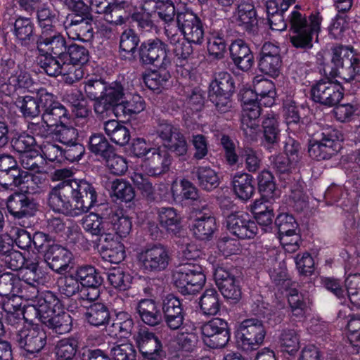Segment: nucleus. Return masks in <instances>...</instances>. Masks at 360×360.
Masks as SVG:
<instances>
[{
  "instance_id": "15",
  "label": "nucleus",
  "mask_w": 360,
  "mask_h": 360,
  "mask_svg": "<svg viewBox=\"0 0 360 360\" xmlns=\"http://www.w3.org/2000/svg\"><path fill=\"white\" fill-rule=\"evenodd\" d=\"M176 26L187 42L196 45L203 43L205 33L202 22L193 12L186 11L178 13Z\"/></svg>"
},
{
  "instance_id": "49",
  "label": "nucleus",
  "mask_w": 360,
  "mask_h": 360,
  "mask_svg": "<svg viewBox=\"0 0 360 360\" xmlns=\"http://www.w3.org/2000/svg\"><path fill=\"white\" fill-rule=\"evenodd\" d=\"M67 110L60 103H56L53 108L46 110L43 113V127H46V131H51L54 128L63 124L62 119L66 117Z\"/></svg>"
},
{
  "instance_id": "46",
  "label": "nucleus",
  "mask_w": 360,
  "mask_h": 360,
  "mask_svg": "<svg viewBox=\"0 0 360 360\" xmlns=\"http://www.w3.org/2000/svg\"><path fill=\"white\" fill-rule=\"evenodd\" d=\"M263 200H255L250 205V210L258 224L261 226L269 227L272 224L274 217L273 209Z\"/></svg>"
},
{
  "instance_id": "9",
  "label": "nucleus",
  "mask_w": 360,
  "mask_h": 360,
  "mask_svg": "<svg viewBox=\"0 0 360 360\" xmlns=\"http://www.w3.org/2000/svg\"><path fill=\"white\" fill-rule=\"evenodd\" d=\"M320 141L310 140L308 152L309 155L318 160L329 159L342 148V134L333 127L324 129Z\"/></svg>"
},
{
  "instance_id": "64",
  "label": "nucleus",
  "mask_w": 360,
  "mask_h": 360,
  "mask_svg": "<svg viewBox=\"0 0 360 360\" xmlns=\"http://www.w3.org/2000/svg\"><path fill=\"white\" fill-rule=\"evenodd\" d=\"M104 158L106 167L112 174L120 176L127 171L128 162L124 157L110 151Z\"/></svg>"
},
{
  "instance_id": "6",
  "label": "nucleus",
  "mask_w": 360,
  "mask_h": 360,
  "mask_svg": "<svg viewBox=\"0 0 360 360\" xmlns=\"http://www.w3.org/2000/svg\"><path fill=\"white\" fill-rule=\"evenodd\" d=\"M330 75L346 82L354 79L360 73L359 55L349 46H340L333 49Z\"/></svg>"
},
{
  "instance_id": "45",
  "label": "nucleus",
  "mask_w": 360,
  "mask_h": 360,
  "mask_svg": "<svg viewBox=\"0 0 360 360\" xmlns=\"http://www.w3.org/2000/svg\"><path fill=\"white\" fill-rule=\"evenodd\" d=\"M160 226L168 233L176 234L180 229L181 216L172 207H161L158 211Z\"/></svg>"
},
{
  "instance_id": "2",
  "label": "nucleus",
  "mask_w": 360,
  "mask_h": 360,
  "mask_svg": "<svg viewBox=\"0 0 360 360\" xmlns=\"http://www.w3.org/2000/svg\"><path fill=\"white\" fill-rule=\"evenodd\" d=\"M25 311L27 315L34 313V318L57 333L64 334L71 330L70 315L64 311L60 300L51 291H47L39 297Z\"/></svg>"
},
{
  "instance_id": "28",
  "label": "nucleus",
  "mask_w": 360,
  "mask_h": 360,
  "mask_svg": "<svg viewBox=\"0 0 360 360\" xmlns=\"http://www.w3.org/2000/svg\"><path fill=\"white\" fill-rule=\"evenodd\" d=\"M148 158V165L142 166V170L148 176H158L165 173L171 165V158L167 151L161 147L153 148Z\"/></svg>"
},
{
  "instance_id": "1",
  "label": "nucleus",
  "mask_w": 360,
  "mask_h": 360,
  "mask_svg": "<svg viewBox=\"0 0 360 360\" xmlns=\"http://www.w3.org/2000/svg\"><path fill=\"white\" fill-rule=\"evenodd\" d=\"M254 90L247 89L242 94L243 112L241 128L246 137L255 140L259 131L260 105L271 107L275 103L276 91L274 83L262 77L253 79Z\"/></svg>"
},
{
  "instance_id": "48",
  "label": "nucleus",
  "mask_w": 360,
  "mask_h": 360,
  "mask_svg": "<svg viewBox=\"0 0 360 360\" xmlns=\"http://www.w3.org/2000/svg\"><path fill=\"white\" fill-rule=\"evenodd\" d=\"M288 303L292 316L297 321H301L309 312L310 309L302 294L295 289L291 290L288 295Z\"/></svg>"
},
{
  "instance_id": "21",
  "label": "nucleus",
  "mask_w": 360,
  "mask_h": 360,
  "mask_svg": "<svg viewBox=\"0 0 360 360\" xmlns=\"http://www.w3.org/2000/svg\"><path fill=\"white\" fill-rule=\"evenodd\" d=\"M281 63L278 46L271 43H265L260 53L259 70L264 74L275 78L280 75Z\"/></svg>"
},
{
  "instance_id": "33",
  "label": "nucleus",
  "mask_w": 360,
  "mask_h": 360,
  "mask_svg": "<svg viewBox=\"0 0 360 360\" xmlns=\"http://www.w3.org/2000/svg\"><path fill=\"white\" fill-rule=\"evenodd\" d=\"M30 306L21 307V303L15 299L10 298L3 304L2 309L4 313L2 316L5 318L6 321L11 326L19 324L23 321V323L28 322V320L32 321V316H34V313L26 314V309Z\"/></svg>"
},
{
  "instance_id": "60",
  "label": "nucleus",
  "mask_w": 360,
  "mask_h": 360,
  "mask_svg": "<svg viewBox=\"0 0 360 360\" xmlns=\"http://www.w3.org/2000/svg\"><path fill=\"white\" fill-rule=\"evenodd\" d=\"M47 136H51V139H56L64 145H69L77 141V131L74 127H68L65 124H60L53 129L52 132L46 131Z\"/></svg>"
},
{
  "instance_id": "57",
  "label": "nucleus",
  "mask_w": 360,
  "mask_h": 360,
  "mask_svg": "<svg viewBox=\"0 0 360 360\" xmlns=\"http://www.w3.org/2000/svg\"><path fill=\"white\" fill-rule=\"evenodd\" d=\"M39 284H23L22 285H18V288H15V289L8 290L6 289V292H8V295L10 292H13V299L18 301L20 298H25V300H30L31 303L27 304V306H32L34 302H35L39 297H40L44 292L41 294L39 293L38 290ZM46 291H45L46 292Z\"/></svg>"
},
{
  "instance_id": "20",
  "label": "nucleus",
  "mask_w": 360,
  "mask_h": 360,
  "mask_svg": "<svg viewBox=\"0 0 360 360\" xmlns=\"http://www.w3.org/2000/svg\"><path fill=\"white\" fill-rule=\"evenodd\" d=\"M136 344L143 355L150 360H159L164 356L162 345L159 338L146 330H140L134 337Z\"/></svg>"
},
{
  "instance_id": "18",
  "label": "nucleus",
  "mask_w": 360,
  "mask_h": 360,
  "mask_svg": "<svg viewBox=\"0 0 360 360\" xmlns=\"http://www.w3.org/2000/svg\"><path fill=\"white\" fill-rule=\"evenodd\" d=\"M37 271V264L32 263L30 266L22 268L16 276L9 273L4 274L0 276V295H8V292L2 290L4 285L8 290H12L23 284H39Z\"/></svg>"
},
{
  "instance_id": "32",
  "label": "nucleus",
  "mask_w": 360,
  "mask_h": 360,
  "mask_svg": "<svg viewBox=\"0 0 360 360\" xmlns=\"http://www.w3.org/2000/svg\"><path fill=\"white\" fill-rule=\"evenodd\" d=\"M216 229L215 219L206 213L196 212L195 217L192 219L191 230L193 236L202 240H209Z\"/></svg>"
},
{
  "instance_id": "62",
  "label": "nucleus",
  "mask_w": 360,
  "mask_h": 360,
  "mask_svg": "<svg viewBox=\"0 0 360 360\" xmlns=\"http://www.w3.org/2000/svg\"><path fill=\"white\" fill-rule=\"evenodd\" d=\"M124 95L122 86L120 83L114 82L108 85L105 84V89L102 98L114 107V113L117 115V106L120 104V101L122 99Z\"/></svg>"
},
{
  "instance_id": "19",
  "label": "nucleus",
  "mask_w": 360,
  "mask_h": 360,
  "mask_svg": "<svg viewBox=\"0 0 360 360\" xmlns=\"http://www.w3.org/2000/svg\"><path fill=\"white\" fill-rule=\"evenodd\" d=\"M68 17L64 27L70 39L81 41H89L94 37L93 20L85 18L84 14Z\"/></svg>"
},
{
  "instance_id": "27",
  "label": "nucleus",
  "mask_w": 360,
  "mask_h": 360,
  "mask_svg": "<svg viewBox=\"0 0 360 360\" xmlns=\"http://www.w3.org/2000/svg\"><path fill=\"white\" fill-rule=\"evenodd\" d=\"M101 242V255L104 260L119 264L125 259V248L122 243L115 239L112 233L104 235Z\"/></svg>"
},
{
  "instance_id": "51",
  "label": "nucleus",
  "mask_w": 360,
  "mask_h": 360,
  "mask_svg": "<svg viewBox=\"0 0 360 360\" xmlns=\"http://www.w3.org/2000/svg\"><path fill=\"white\" fill-rule=\"evenodd\" d=\"M170 74L167 68L160 65V69L153 70L144 76L146 85L152 90H160L169 84Z\"/></svg>"
},
{
  "instance_id": "25",
  "label": "nucleus",
  "mask_w": 360,
  "mask_h": 360,
  "mask_svg": "<svg viewBox=\"0 0 360 360\" xmlns=\"http://www.w3.org/2000/svg\"><path fill=\"white\" fill-rule=\"evenodd\" d=\"M166 49V45L160 40L149 39L141 45L140 59L145 64H153L162 58L161 66L167 68L171 61L167 56Z\"/></svg>"
},
{
  "instance_id": "30",
  "label": "nucleus",
  "mask_w": 360,
  "mask_h": 360,
  "mask_svg": "<svg viewBox=\"0 0 360 360\" xmlns=\"http://www.w3.org/2000/svg\"><path fill=\"white\" fill-rule=\"evenodd\" d=\"M7 208L8 212L17 218L32 216L37 210L36 204L27 195L20 193H15L8 198Z\"/></svg>"
},
{
  "instance_id": "39",
  "label": "nucleus",
  "mask_w": 360,
  "mask_h": 360,
  "mask_svg": "<svg viewBox=\"0 0 360 360\" xmlns=\"http://www.w3.org/2000/svg\"><path fill=\"white\" fill-rule=\"evenodd\" d=\"M137 311L141 320L148 325H157L162 320L158 306L153 300H141L138 304Z\"/></svg>"
},
{
  "instance_id": "55",
  "label": "nucleus",
  "mask_w": 360,
  "mask_h": 360,
  "mask_svg": "<svg viewBox=\"0 0 360 360\" xmlns=\"http://www.w3.org/2000/svg\"><path fill=\"white\" fill-rule=\"evenodd\" d=\"M234 91V83L230 74L226 72L218 73L210 84L209 94H231Z\"/></svg>"
},
{
  "instance_id": "7",
  "label": "nucleus",
  "mask_w": 360,
  "mask_h": 360,
  "mask_svg": "<svg viewBox=\"0 0 360 360\" xmlns=\"http://www.w3.org/2000/svg\"><path fill=\"white\" fill-rule=\"evenodd\" d=\"M173 280L181 294L192 295L202 289L206 277L201 265L196 262H185L175 271Z\"/></svg>"
},
{
  "instance_id": "52",
  "label": "nucleus",
  "mask_w": 360,
  "mask_h": 360,
  "mask_svg": "<svg viewBox=\"0 0 360 360\" xmlns=\"http://www.w3.org/2000/svg\"><path fill=\"white\" fill-rule=\"evenodd\" d=\"M45 140L39 146L41 158L49 162L60 163L63 161V150L60 146L51 142V136L44 134Z\"/></svg>"
},
{
  "instance_id": "8",
  "label": "nucleus",
  "mask_w": 360,
  "mask_h": 360,
  "mask_svg": "<svg viewBox=\"0 0 360 360\" xmlns=\"http://www.w3.org/2000/svg\"><path fill=\"white\" fill-rule=\"evenodd\" d=\"M266 335V330L262 321L255 318L241 321L235 331L237 347L247 352L258 349L263 345Z\"/></svg>"
},
{
  "instance_id": "23",
  "label": "nucleus",
  "mask_w": 360,
  "mask_h": 360,
  "mask_svg": "<svg viewBox=\"0 0 360 360\" xmlns=\"http://www.w3.org/2000/svg\"><path fill=\"white\" fill-rule=\"evenodd\" d=\"M37 50L41 56L54 55L59 56L61 60L67 58L65 38L53 32H49L40 37L37 41Z\"/></svg>"
},
{
  "instance_id": "31",
  "label": "nucleus",
  "mask_w": 360,
  "mask_h": 360,
  "mask_svg": "<svg viewBox=\"0 0 360 360\" xmlns=\"http://www.w3.org/2000/svg\"><path fill=\"white\" fill-rule=\"evenodd\" d=\"M233 193L243 202L248 201L255 193L254 178L246 172H237L232 178Z\"/></svg>"
},
{
  "instance_id": "34",
  "label": "nucleus",
  "mask_w": 360,
  "mask_h": 360,
  "mask_svg": "<svg viewBox=\"0 0 360 360\" xmlns=\"http://www.w3.org/2000/svg\"><path fill=\"white\" fill-rule=\"evenodd\" d=\"M72 259L70 251L58 245H53L46 256V261L49 267L58 272L65 271Z\"/></svg>"
},
{
  "instance_id": "16",
  "label": "nucleus",
  "mask_w": 360,
  "mask_h": 360,
  "mask_svg": "<svg viewBox=\"0 0 360 360\" xmlns=\"http://www.w3.org/2000/svg\"><path fill=\"white\" fill-rule=\"evenodd\" d=\"M204 343L211 348L224 347L229 340L230 335L227 323L215 318L205 323L201 328Z\"/></svg>"
},
{
  "instance_id": "58",
  "label": "nucleus",
  "mask_w": 360,
  "mask_h": 360,
  "mask_svg": "<svg viewBox=\"0 0 360 360\" xmlns=\"http://www.w3.org/2000/svg\"><path fill=\"white\" fill-rule=\"evenodd\" d=\"M23 178L20 186V189L22 192L34 193L37 192L38 188L44 183L46 180V174L37 171L35 174L22 172Z\"/></svg>"
},
{
  "instance_id": "47",
  "label": "nucleus",
  "mask_w": 360,
  "mask_h": 360,
  "mask_svg": "<svg viewBox=\"0 0 360 360\" xmlns=\"http://www.w3.org/2000/svg\"><path fill=\"white\" fill-rule=\"evenodd\" d=\"M89 323L94 326H103L110 320V312L105 305L100 302L91 304L85 313Z\"/></svg>"
},
{
  "instance_id": "22",
  "label": "nucleus",
  "mask_w": 360,
  "mask_h": 360,
  "mask_svg": "<svg viewBox=\"0 0 360 360\" xmlns=\"http://www.w3.org/2000/svg\"><path fill=\"white\" fill-rule=\"evenodd\" d=\"M214 277L218 289L225 299L234 302L239 300L241 290L234 275L224 267L219 266L214 269Z\"/></svg>"
},
{
  "instance_id": "44",
  "label": "nucleus",
  "mask_w": 360,
  "mask_h": 360,
  "mask_svg": "<svg viewBox=\"0 0 360 360\" xmlns=\"http://www.w3.org/2000/svg\"><path fill=\"white\" fill-rule=\"evenodd\" d=\"M45 2H42L37 8L38 24L42 30V34H45L49 32H53V28L58 17V12L51 9Z\"/></svg>"
},
{
  "instance_id": "10",
  "label": "nucleus",
  "mask_w": 360,
  "mask_h": 360,
  "mask_svg": "<svg viewBox=\"0 0 360 360\" xmlns=\"http://www.w3.org/2000/svg\"><path fill=\"white\" fill-rule=\"evenodd\" d=\"M75 205L74 216L86 212L97 202V193L94 186L83 179H72L67 181Z\"/></svg>"
},
{
  "instance_id": "13",
  "label": "nucleus",
  "mask_w": 360,
  "mask_h": 360,
  "mask_svg": "<svg viewBox=\"0 0 360 360\" xmlns=\"http://www.w3.org/2000/svg\"><path fill=\"white\" fill-rule=\"evenodd\" d=\"M311 98L321 105L332 107L343 98L345 91L342 84L330 79H323L316 82L311 89Z\"/></svg>"
},
{
  "instance_id": "40",
  "label": "nucleus",
  "mask_w": 360,
  "mask_h": 360,
  "mask_svg": "<svg viewBox=\"0 0 360 360\" xmlns=\"http://www.w3.org/2000/svg\"><path fill=\"white\" fill-rule=\"evenodd\" d=\"M171 193L174 200L184 199L195 200L198 198V189L187 179L175 180L171 186Z\"/></svg>"
},
{
  "instance_id": "29",
  "label": "nucleus",
  "mask_w": 360,
  "mask_h": 360,
  "mask_svg": "<svg viewBox=\"0 0 360 360\" xmlns=\"http://www.w3.org/2000/svg\"><path fill=\"white\" fill-rule=\"evenodd\" d=\"M233 63L243 71L249 70L253 63V55L248 45L240 39L233 41L229 48Z\"/></svg>"
},
{
  "instance_id": "3",
  "label": "nucleus",
  "mask_w": 360,
  "mask_h": 360,
  "mask_svg": "<svg viewBox=\"0 0 360 360\" xmlns=\"http://www.w3.org/2000/svg\"><path fill=\"white\" fill-rule=\"evenodd\" d=\"M322 17L319 12L311 13L308 17L296 6L288 16L292 32L290 41L293 46L300 49H311L315 35L321 31Z\"/></svg>"
},
{
  "instance_id": "17",
  "label": "nucleus",
  "mask_w": 360,
  "mask_h": 360,
  "mask_svg": "<svg viewBox=\"0 0 360 360\" xmlns=\"http://www.w3.org/2000/svg\"><path fill=\"white\" fill-rule=\"evenodd\" d=\"M228 230L241 239L253 238L257 233V226L248 213L239 211L230 214L226 219Z\"/></svg>"
},
{
  "instance_id": "11",
  "label": "nucleus",
  "mask_w": 360,
  "mask_h": 360,
  "mask_svg": "<svg viewBox=\"0 0 360 360\" xmlns=\"http://www.w3.org/2000/svg\"><path fill=\"white\" fill-rule=\"evenodd\" d=\"M139 269L144 273L160 271L169 264V256L160 244L150 245L141 249L136 256Z\"/></svg>"
},
{
  "instance_id": "5",
  "label": "nucleus",
  "mask_w": 360,
  "mask_h": 360,
  "mask_svg": "<svg viewBox=\"0 0 360 360\" xmlns=\"http://www.w3.org/2000/svg\"><path fill=\"white\" fill-rule=\"evenodd\" d=\"M33 85V80L25 68L8 60L2 64L0 72V93L12 96L18 92L29 90Z\"/></svg>"
},
{
  "instance_id": "38",
  "label": "nucleus",
  "mask_w": 360,
  "mask_h": 360,
  "mask_svg": "<svg viewBox=\"0 0 360 360\" xmlns=\"http://www.w3.org/2000/svg\"><path fill=\"white\" fill-rule=\"evenodd\" d=\"M258 189L261 198L266 202H274L280 197L281 191L276 187L272 174L267 171H262L257 176Z\"/></svg>"
},
{
  "instance_id": "42",
  "label": "nucleus",
  "mask_w": 360,
  "mask_h": 360,
  "mask_svg": "<svg viewBox=\"0 0 360 360\" xmlns=\"http://www.w3.org/2000/svg\"><path fill=\"white\" fill-rule=\"evenodd\" d=\"M104 129L111 141L116 144L124 146L130 139L129 130L117 120L107 121L105 123Z\"/></svg>"
},
{
  "instance_id": "37",
  "label": "nucleus",
  "mask_w": 360,
  "mask_h": 360,
  "mask_svg": "<svg viewBox=\"0 0 360 360\" xmlns=\"http://www.w3.org/2000/svg\"><path fill=\"white\" fill-rule=\"evenodd\" d=\"M82 226L86 232L92 236H101V240L104 235L112 233L109 221L94 212H91L82 218Z\"/></svg>"
},
{
  "instance_id": "43",
  "label": "nucleus",
  "mask_w": 360,
  "mask_h": 360,
  "mask_svg": "<svg viewBox=\"0 0 360 360\" xmlns=\"http://www.w3.org/2000/svg\"><path fill=\"white\" fill-rule=\"evenodd\" d=\"M195 174L199 186L205 191H212L219 186L220 180L217 172L210 166H200L195 169Z\"/></svg>"
},
{
  "instance_id": "54",
  "label": "nucleus",
  "mask_w": 360,
  "mask_h": 360,
  "mask_svg": "<svg viewBox=\"0 0 360 360\" xmlns=\"http://www.w3.org/2000/svg\"><path fill=\"white\" fill-rule=\"evenodd\" d=\"M110 232L118 235L120 238L127 237L131 231L132 222L131 219L122 212L115 213L110 217Z\"/></svg>"
},
{
  "instance_id": "50",
  "label": "nucleus",
  "mask_w": 360,
  "mask_h": 360,
  "mask_svg": "<svg viewBox=\"0 0 360 360\" xmlns=\"http://www.w3.org/2000/svg\"><path fill=\"white\" fill-rule=\"evenodd\" d=\"M133 280L129 272L122 268H114L108 273V281L110 285L119 291H124L129 289Z\"/></svg>"
},
{
  "instance_id": "35",
  "label": "nucleus",
  "mask_w": 360,
  "mask_h": 360,
  "mask_svg": "<svg viewBox=\"0 0 360 360\" xmlns=\"http://www.w3.org/2000/svg\"><path fill=\"white\" fill-rule=\"evenodd\" d=\"M263 139L264 148L271 151L278 145L280 140V129L276 115L274 113L267 114L262 122Z\"/></svg>"
},
{
  "instance_id": "63",
  "label": "nucleus",
  "mask_w": 360,
  "mask_h": 360,
  "mask_svg": "<svg viewBox=\"0 0 360 360\" xmlns=\"http://www.w3.org/2000/svg\"><path fill=\"white\" fill-rule=\"evenodd\" d=\"M112 332L115 335L120 337H127L131 332L133 328V321L130 315L124 311H120L117 314L116 319L112 325Z\"/></svg>"
},
{
  "instance_id": "14",
  "label": "nucleus",
  "mask_w": 360,
  "mask_h": 360,
  "mask_svg": "<svg viewBox=\"0 0 360 360\" xmlns=\"http://www.w3.org/2000/svg\"><path fill=\"white\" fill-rule=\"evenodd\" d=\"M15 340L20 347L30 354L38 353L45 346L46 335L37 324L27 322L18 330Z\"/></svg>"
},
{
  "instance_id": "26",
  "label": "nucleus",
  "mask_w": 360,
  "mask_h": 360,
  "mask_svg": "<svg viewBox=\"0 0 360 360\" xmlns=\"http://www.w3.org/2000/svg\"><path fill=\"white\" fill-rule=\"evenodd\" d=\"M162 309L167 326L171 330L179 329L184 321V312L180 300L172 295L167 296Z\"/></svg>"
},
{
  "instance_id": "36",
  "label": "nucleus",
  "mask_w": 360,
  "mask_h": 360,
  "mask_svg": "<svg viewBox=\"0 0 360 360\" xmlns=\"http://www.w3.org/2000/svg\"><path fill=\"white\" fill-rule=\"evenodd\" d=\"M233 19L238 26L248 32L253 31L257 25L256 11L253 5L248 3L238 5Z\"/></svg>"
},
{
  "instance_id": "56",
  "label": "nucleus",
  "mask_w": 360,
  "mask_h": 360,
  "mask_svg": "<svg viewBox=\"0 0 360 360\" xmlns=\"http://www.w3.org/2000/svg\"><path fill=\"white\" fill-rule=\"evenodd\" d=\"M110 195L124 202H130L135 197L134 190L131 184L124 179H116L111 183Z\"/></svg>"
},
{
  "instance_id": "4",
  "label": "nucleus",
  "mask_w": 360,
  "mask_h": 360,
  "mask_svg": "<svg viewBox=\"0 0 360 360\" xmlns=\"http://www.w3.org/2000/svg\"><path fill=\"white\" fill-rule=\"evenodd\" d=\"M351 160L356 165V172H347L348 180L344 187L340 186H330L326 192L327 198H333L337 205L346 211H353L357 204L360 196V150L356 151L350 156Z\"/></svg>"
},
{
  "instance_id": "12",
  "label": "nucleus",
  "mask_w": 360,
  "mask_h": 360,
  "mask_svg": "<svg viewBox=\"0 0 360 360\" xmlns=\"http://www.w3.org/2000/svg\"><path fill=\"white\" fill-rule=\"evenodd\" d=\"M142 9L148 13H154L164 22L165 34L172 43L176 41V22L174 20L175 7L171 0H146Z\"/></svg>"
},
{
  "instance_id": "24",
  "label": "nucleus",
  "mask_w": 360,
  "mask_h": 360,
  "mask_svg": "<svg viewBox=\"0 0 360 360\" xmlns=\"http://www.w3.org/2000/svg\"><path fill=\"white\" fill-rule=\"evenodd\" d=\"M70 191L67 181L58 184L51 191L48 203L54 212L74 216V206L70 201Z\"/></svg>"
},
{
  "instance_id": "61",
  "label": "nucleus",
  "mask_w": 360,
  "mask_h": 360,
  "mask_svg": "<svg viewBox=\"0 0 360 360\" xmlns=\"http://www.w3.org/2000/svg\"><path fill=\"white\" fill-rule=\"evenodd\" d=\"M78 342L74 338L62 339L56 346V355L60 360H70L76 354Z\"/></svg>"
},
{
  "instance_id": "53",
  "label": "nucleus",
  "mask_w": 360,
  "mask_h": 360,
  "mask_svg": "<svg viewBox=\"0 0 360 360\" xmlns=\"http://www.w3.org/2000/svg\"><path fill=\"white\" fill-rule=\"evenodd\" d=\"M200 309L203 314L216 315L220 309L219 295L213 288L207 289L200 297Z\"/></svg>"
},
{
  "instance_id": "59",
  "label": "nucleus",
  "mask_w": 360,
  "mask_h": 360,
  "mask_svg": "<svg viewBox=\"0 0 360 360\" xmlns=\"http://www.w3.org/2000/svg\"><path fill=\"white\" fill-rule=\"evenodd\" d=\"M146 103L143 98L138 95L134 94L129 100L122 101L117 106V115L121 111L124 115L131 116L136 115L144 110Z\"/></svg>"
},
{
  "instance_id": "41",
  "label": "nucleus",
  "mask_w": 360,
  "mask_h": 360,
  "mask_svg": "<svg viewBox=\"0 0 360 360\" xmlns=\"http://www.w3.org/2000/svg\"><path fill=\"white\" fill-rule=\"evenodd\" d=\"M74 274L83 287H99L103 283L100 274L94 266L91 265L79 266Z\"/></svg>"
}]
</instances>
